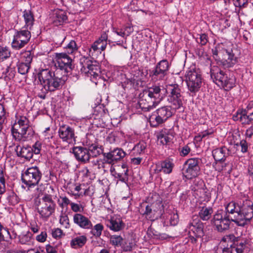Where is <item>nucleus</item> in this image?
<instances>
[{"mask_svg": "<svg viewBox=\"0 0 253 253\" xmlns=\"http://www.w3.org/2000/svg\"><path fill=\"white\" fill-rule=\"evenodd\" d=\"M168 101L170 106L158 108L150 118L151 126L157 127L165 122L172 115L171 108L174 110L183 109L184 97L180 87L177 84H171L167 86Z\"/></svg>", "mask_w": 253, "mask_h": 253, "instance_id": "nucleus-1", "label": "nucleus"}, {"mask_svg": "<svg viewBox=\"0 0 253 253\" xmlns=\"http://www.w3.org/2000/svg\"><path fill=\"white\" fill-rule=\"evenodd\" d=\"M225 210L230 213L231 220L239 226H245L253 217V203L250 200L241 205L232 201L226 205Z\"/></svg>", "mask_w": 253, "mask_h": 253, "instance_id": "nucleus-2", "label": "nucleus"}, {"mask_svg": "<svg viewBox=\"0 0 253 253\" xmlns=\"http://www.w3.org/2000/svg\"><path fill=\"white\" fill-rule=\"evenodd\" d=\"M58 70L55 72L49 69H42L38 73L41 84L46 91L60 89L64 84L65 80L63 77L58 76Z\"/></svg>", "mask_w": 253, "mask_h": 253, "instance_id": "nucleus-3", "label": "nucleus"}, {"mask_svg": "<svg viewBox=\"0 0 253 253\" xmlns=\"http://www.w3.org/2000/svg\"><path fill=\"white\" fill-rule=\"evenodd\" d=\"M210 73L213 82L218 85L222 86L225 88L226 90H229L233 87L235 83V78L233 76L228 75L217 66H214L211 67Z\"/></svg>", "mask_w": 253, "mask_h": 253, "instance_id": "nucleus-4", "label": "nucleus"}, {"mask_svg": "<svg viewBox=\"0 0 253 253\" xmlns=\"http://www.w3.org/2000/svg\"><path fill=\"white\" fill-rule=\"evenodd\" d=\"M38 211L44 218L49 217L55 211L56 204L52 199V196L45 194L39 199L37 202Z\"/></svg>", "mask_w": 253, "mask_h": 253, "instance_id": "nucleus-5", "label": "nucleus"}, {"mask_svg": "<svg viewBox=\"0 0 253 253\" xmlns=\"http://www.w3.org/2000/svg\"><path fill=\"white\" fill-rule=\"evenodd\" d=\"M225 241L233 242L230 245L231 248H224L223 253H243V251L247 247L249 241L243 238L235 237L234 235L230 234L223 239Z\"/></svg>", "mask_w": 253, "mask_h": 253, "instance_id": "nucleus-6", "label": "nucleus"}, {"mask_svg": "<svg viewBox=\"0 0 253 253\" xmlns=\"http://www.w3.org/2000/svg\"><path fill=\"white\" fill-rule=\"evenodd\" d=\"M216 229L219 232H224L230 228L231 220V214L226 211H218L212 219Z\"/></svg>", "mask_w": 253, "mask_h": 253, "instance_id": "nucleus-7", "label": "nucleus"}, {"mask_svg": "<svg viewBox=\"0 0 253 253\" xmlns=\"http://www.w3.org/2000/svg\"><path fill=\"white\" fill-rule=\"evenodd\" d=\"M31 128L29 126V121L24 116L20 117L12 127L11 132L13 136L16 140L20 141L25 135L28 133L30 134Z\"/></svg>", "mask_w": 253, "mask_h": 253, "instance_id": "nucleus-8", "label": "nucleus"}, {"mask_svg": "<svg viewBox=\"0 0 253 253\" xmlns=\"http://www.w3.org/2000/svg\"><path fill=\"white\" fill-rule=\"evenodd\" d=\"M42 174L37 167L28 168L22 174V180L26 185L31 187L38 184L41 179Z\"/></svg>", "mask_w": 253, "mask_h": 253, "instance_id": "nucleus-9", "label": "nucleus"}, {"mask_svg": "<svg viewBox=\"0 0 253 253\" xmlns=\"http://www.w3.org/2000/svg\"><path fill=\"white\" fill-rule=\"evenodd\" d=\"M201 159L191 158L187 160L184 164L183 174L188 179H191L197 176L200 172V163Z\"/></svg>", "mask_w": 253, "mask_h": 253, "instance_id": "nucleus-10", "label": "nucleus"}, {"mask_svg": "<svg viewBox=\"0 0 253 253\" xmlns=\"http://www.w3.org/2000/svg\"><path fill=\"white\" fill-rule=\"evenodd\" d=\"M186 80L188 89L192 92L198 91L201 86V75L195 70H191L187 72Z\"/></svg>", "mask_w": 253, "mask_h": 253, "instance_id": "nucleus-11", "label": "nucleus"}, {"mask_svg": "<svg viewBox=\"0 0 253 253\" xmlns=\"http://www.w3.org/2000/svg\"><path fill=\"white\" fill-rule=\"evenodd\" d=\"M31 37V33L28 30L17 31L14 36L11 43L12 47L15 49L23 48L28 43Z\"/></svg>", "mask_w": 253, "mask_h": 253, "instance_id": "nucleus-12", "label": "nucleus"}, {"mask_svg": "<svg viewBox=\"0 0 253 253\" xmlns=\"http://www.w3.org/2000/svg\"><path fill=\"white\" fill-rule=\"evenodd\" d=\"M55 66L67 73L72 69V59L67 53H57L56 54Z\"/></svg>", "mask_w": 253, "mask_h": 253, "instance_id": "nucleus-13", "label": "nucleus"}, {"mask_svg": "<svg viewBox=\"0 0 253 253\" xmlns=\"http://www.w3.org/2000/svg\"><path fill=\"white\" fill-rule=\"evenodd\" d=\"M139 96V105L142 109L145 111H149L159 103L152 96L149 95L145 90L140 94Z\"/></svg>", "mask_w": 253, "mask_h": 253, "instance_id": "nucleus-14", "label": "nucleus"}, {"mask_svg": "<svg viewBox=\"0 0 253 253\" xmlns=\"http://www.w3.org/2000/svg\"><path fill=\"white\" fill-rule=\"evenodd\" d=\"M126 156V153L121 148H116L108 153H103V161L105 163L114 165L118 161Z\"/></svg>", "mask_w": 253, "mask_h": 253, "instance_id": "nucleus-15", "label": "nucleus"}, {"mask_svg": "<svg viewBox=\"0 0 253 253\" xmlns=\"http://www.w3.org/2000/svg\"><path fill=\"white\" fill-rule=\"evenodd\" d=\"M169 68L168 61L167 60H162L157 63L154 70L150 72V76L154 79L163 80L167 74Z\"/></svg>", "mask_w": 253, "mask_h": 253, "instance_id": "nucleus-16", "label": "nucleus"}, {"mask_svg": "<svg viewBox=\"0 0 253 253\" xmlns=\"http://www.w3.org/2000/svg\"><path fill=\"white\" fill-rule=\"evenodd\" d=\"M219 53L222 55V63L224 67H231L237 62V58L231 49L223 48Z\"/></svg>", "mask_w": 253, "mask_h": 253, "instance_id": "nucleus-17", "label": "nucleus"}, {"mask_svg": "<svg viewBox=\"0 0 253 253\" xmlns=\"http://www.w3.org/2000/svg\"><path fill=\"white\" fill-rule=\"evenodd\" d=\"M59 137L65 142L70 143L74 140L75 141L74 129L71 127L62 125L60 126L58 130Z\"/></svg>", "mask_w": 253, "mask_h": 253, "instance_id": "nucleus-18", "label": "nucleus"}, {"mask_svg": "<svg viewBox=\"0 0 253 253\" xmlns=\"http://www.w3.org/2000/svg\"><path fill=\"white\" fill-rule=\"evenodd\" d=\"M73 153L76 160L81 163L86 164L89 162L90 155L87 148L81 146L74 147Z\"/></svg>", "mask_w": 253, "mask_h": 253, "instance_id": "nucleus-19", "label": "nucleus"}, {"mask_svg": "<svg viewBox=\"0 0 253 253\" xmlns=\"http://www.w3.org/2000/svg\"><path fill=\"white\" fill-rule=\"evenodd\" d=\"M167 88L165 89L163 86L159 85H153L152 86L148 87L145 90L149 95L152 96L157 102H160L163 99L165 96V93L167 92Z\"/></svg>", "mask_w": 253, "mask_h": 253, "instance_id": "nucleus-20", "label": "nucleus"}, {"mask_svg": "<svg viewBox=\"0 0 253 253\" xmlns=\"http://www.w3.org/2000/svg\"><path fill=\"white\" fill-rule=\"evenodd\" d=\"M189 232H192L197 238H201L204 235V224L199 219H193V221L189 224Z\"/></svg>", "mask_w": 253, "mask_h": 253, "instance_id": "nucleus-21", "label": "nucleus"}, {"mask_svg": "<svg viewBox=\"0 0 253 253\" xmlns=\"http://www.w3.org/2000/svg\"><path fill=\"white\" fill-rule=\"evenodd\" d=\"M16 155L19 157L24 158L29 161L33 156V150L30 146H21L17 145L15 149Z\"/></svg>", "mask_w": 253, "mask_h": 253, "instance_id": "nucleus-22", "label": "nucleus"}, {"mask_svg": "<svg viewBox=\"0 0 253 253\" xmlns=\"http://www.w3.org/2000/svg\"><path fill=\"white\" fill-rule=\"evenodd\" d=\"M74 223L80 227L84 229H90L92 224L88 218L81 213H76L73 216Z\"/></svg>", "mask_w": 253, "mask_h": 253, "instance_id": "nucleus-23", "label": "nucleus"}, {"mask_svg": "<svg viewBox=\"0 0 253 253\" xmlns=\"http://www.w3.org/2000/svg\"><path fill=\"white\" fill-rule=\"evenodd\" d=\"M107 226L111 230L117 232L122 230L125 227V224L120 218L114 216L107 221Z\"/></svg>", "mask_w": 253, "mask_h": 253, "instance_id": "nucleus-24", "label": "nucleus"}, {"mask_svg": "<svg viewBox=\"0 0 253 253\" xmlns=\"http://www.w3.org/2000/svg\"><path fill=\"white\" fill-rule=\"evenodd\" d=\"M229 150L225 147L217 148L212 151V156L216 161H224L228 155Z\"/></svg>", "mask_w": 253, "mask_h": 253, "instance_id": "nucleus-25", "label": "nucleus"}, {"mask_svg": "<svg viewBox=\"0 0 253 253\" xmlns=\"http://www.w3.org/2000/svg\"><path fill=\"white\" fill-rule=\"evenodd\" d=\"M53 23L56 26L62 24L67 20L66 12L62 10L57 9L53 14Z\"/></svg>", "mask_w": 253, "mask_h": 253, "instance_id": "nucleus-26", "label": "nucleus"}, {"mask_svg": "<svg viewBox=\"0 0 253 253\" xmlns=\"http://www.w3.org/2000/svg\"><path fill=\"white\" fill-rule=\"evenodd\" d=\"M86 146L87 150H88L89 153L90 159L92 157H97L101 154L104 153L102 146H99L96 144L88 143L86 144Z\"/></svg>", "mask_w": 253, "mask_h": 253, "instance_id": "nucleus-27", "label": "nucleus"}, {"mask_svg": "<svg viewBox=\"0 0 253 253\" xmlns=\"http://www.w3.org/2000/svg\"><path fill=\"white\" fill-rule=\"evenodd\" d=\"M23 17L25 21V27L28 30H31L34 22V18L33 13L30 10H25L23 12Z\"/></svg>", "mask_w": 253, "mask_h": 253, "instance_id": "nucleus-28", "label": "nucleus"}, {"mask_svg": "<svg viewBox=\"0 0 253 253\" xmlns=\"http://www.w3.org/2000/svg\"><path fill=\"white\" fill-rule=\"evenodd\" d=\"M173 167V164L169 160H165L162 162L160 166H157L159 171H163L165 173L169 174L171 172Z\"/></svg>", "mask_w": 253, "mask_h": 253, "instance_id": "nucleus-29", "label": "nucleus"}, {"mask_svg": "<svg viewBox=\"0 0 253 253\" xmlns=\"http://www.w3.org/2000/svg\"><path fill=\"white\" fill-rule=\"evenodd\" d=\"M212 212L213 210L211 208L203 207L199 212V216L202 220L207 221L211 218Z\"/></svg>", "mask_w": 253, "mask_h": 253, "instance_id": "nucleus-30", "label": "nucleus"}, {"mask_svg": "<svg viewBox=\"0 0 253 253\" xmlns=\"http://www.w3.org/2000/svg\"><path fill=\"white\" fill-rule=\"evenodd\" d=\"M86 242V238L84 236L77 237L73 239L71 242L72 248H78L82 247Z\"/></svg>", "mask_w": 253, "mask_h": 253, "instance_id": "nucleus-31", "label": "nucleus"}, {"mask_svg": "<svg viewBox=\"0 0 253 253\" xmlns=\"http://www.w3.org/2000/svg\"><path fill=\"white\" fill-rule=\"evenodd\" d=\"M109 242L110 244L114 247L121 246L122 247L123 238L120 235H110Z\"/></svg>", "mask_w": 253, "mask_h": 253, "instance_id": "nucleus-32", "label": "nucleus"}, {"mask_svg": "<svg viewBox=\"0 0 253 253\" xmlns=\"http://www.w3.org/2000/svg\"><path fill=\"white\" fill-rule=\"evenodd\" d=\"M32 234L29 231L23 232L19 235V241L20 243L22 244H28L31 242L32 239Z\"/></svg>", "mask_w": 253, "mask_h": 253, "instance_id": "nucleus-33", "label": "nucleus"}, {"mask_svg": "<svg viewBox=\"0 0 253 253\" xmlns=\"http://www.w3.org/2000/svg\"><path fill=\"white\" fill-rule=\"evenodd\" d=\"M11 238L9 231L5 228L2 227L0 225V241H8Z\"/></svg>", "mask_w": 253, "mask_h": 253, "instance_id": "nucleus-34", "label": "nucleus"}, {"mask_svg": "<svg viewBox=\"0 0 253 253\" xmlns=\"http://www.w3.org/2000/svg\"><path fill=\"white\" fill-rule=\"evenodd\" d=\"M135 246L134 240L131 239L130 240H127L123 243L122 248L125 252H129L132 250Z\"/></svg>", "mask_w": 253, "mask_h": 253, "instance_id": "nucleus-35", "label": "nucleus"}, {"mask_svg": "<svg viewBox=\"0 0 253 253\" xmlns=\"http://www.w3.org/2000/svg\"><path fill=\"white\" fill-rule=\"evenodd\" d=\"M22 62L31 65L33 60V55L30 51H25L21 54Z\"/></svg>", "mask_w": 253, "mask_h": 253, "instance_id": "nucleus-36", "label": "nucleus"}, {"mask_svg": "<svg viewBox=\"0 0 253 253\" xmlns=\"http://www.w3.org/2000/svg\"><path fill=\"white\" fill-rule=\"evenodd\" d=\"M77 50L76 43L74 41H71L65 47V52L67 55L71 54Z\"/></svg>", "mask_w": 253, "mask_h": 253, "instance_id": "nucleus-37", "label": "nucleus"}, {"mask_svg": "<svg viewBox=\"0 0 253 253\" xmlns=\"http://www.w3.org/2000/svg\"><path fill=\"white\" fill-rule=\"evenodd\" d=\"M77 50L76 43L74 41H71L65 47V52L67 55L71 54Z\"/></svg>", "mask_w": 253, "mask_h": 253, "instance_id": "nucleus-38", "label": "nucleus"}, {"mask_svg": "<svg viewBox=\"0 0 253 253\" xmlns=\"http://www.w3.org/2000/svg\"><path fill=\"white\" fill-rule=\"evenodd\" d=\"M104 227L102 224L98 223L96 224L91 231V234L96 237H99L101 235Z\"/></svg>", "mask_w": 253, "mask_h": 253, "instance_id": "nucleus-39", "label": "nucleus"}, {"mask_svg": "<svg viewBox=\"0 0 253 253\" xmlns=\"http://www.w3.org/2000/svg\"><path fill=\"white\" fill-rule=\"evenodd\" d=\"M142 76V72H141L140 71H139L135 74H134L133 77L129 79V81L131 83V84H132L133 86L134 85H138L139 82H141Z\"/></svg>", "mask_w": 253, "mask_h": 253, "instance_id": "nucleus-40", "label": "nucleus"}, {"mask_svg": "<svg viewBox=\"0 0 253 253\" xmlns=\"http://www.w3.org/2000/svg\"><path fill=\"white\" fill-rule=\"evenodd\" d=\"M30 68V65L21 62L18 65V72L22 75H25L28 73Z\"/></svg>", "mask_w": 253, "mask_h": 253, "instance_id": "nucleus-41", "label": "nucleus"}, {"mask_svg": "<svg viewBox=\"0 0 253 253\" xmlns=\"http://www.w3.org/2000/svg\"><path fill=\"white\" fill-rule=\"evenodd\" d=\"M10 55V52L6 47H0V61L8 58Z\"/></svg>", "mask_w": 253, "mask_h": 253, "instance_id": "nucleus-42", "label": "nucleus"}, {"mask_svg": "<svg viewBox=\"0 0 253 253\" xmlns=\"http://www.w3.org/2000/svg\"><path fill=\"white\" fill-rule=\"evenodd\" d=\"M81 65V71L85 72V68L87 65L88 64H91V60L88 57H82L81 58L80 60Z\"/></svg>", "mask_w": 253, "mask_h": 253, "instance_id": "nucleus-43", "label": "nucleus"}, {"mask_svg": "<svg viewBox=\"0 0 253 253\" xmlns=\"http://www.w3.org/2000/svg\"><path fill=\"white\" fill-rule=\"evenodd\" d=\"M158 138L160 142L163 145L167 144L170 142L171 140L170 137L168 134L161 132L158 136Z\"/></svg>", "mask_w": 253, "mask_h": 253, "instance_id": "nucleus-44", "label": "nucleus"}, {"mask_svg": "<svg viewBox=\"0 0 253 253\" xmlns=\"http://www.w3.org/2000/svg\"><path fill=\"white\" fill-rule=\"evenodd\" d=\"M113 175L116 178H118L122 182L126 183L128 181V177H126L125 173H123L122 172H118V171H115Z\"/></svg>", "mask_w": 253, "mask_h": 253, "instance_id": "nucleus-45", "label": "nucleus"}, {"mask_svg": "<svg viewBox=\"0 0 253 253\" xmlns=\"http://www.w3.org/2000/svg\"><path fill=\"white\" fill-rule=\"evenodd\" d=\"M98 67L95 64H92L91 65L90 68H89L87 70V74H86L87 76H93L94 77H95L96 76L98 75Z\"/></svg>", "mask_w": 253, "mask_h": 253, "instance_id": "nucleus-46", "label": "nucleus"}, {"mask_svg": "<svg viewBox=\"0 0 253 253\" xmlns=\"http://www.w3.org/2000/svg\"><path fill=\"white\" fill-rule=\"evenodd\" d=\"M239 121L242 124H249L251 121L248 119V115L246 114V111H243L240 113Z\"/></svg>", "mask_w": 253, "mask_h": 253, "instance_id": "nucleus-47", "label": "nucleus"}, {"mask_svg": "<svg viewBox=\"0 0 253 253\" xmlns=\"http://www.w3.org/2000/svg\"><path fill=\"white\" fill-rule=\"evenodd\" d=\"M154 204L153 205H151V206L147 205L145 207V211L143 213L144 215H146V216H149V217H151V214L153 212H157L158 210H156L154 209Z\"/></svg>", "mask_w": 253, "mask_h": 253, "instance_id": "nucleus-48", "label": "nucleus"}, {"mask_svg": "<svg viewBox=\"0 0 253 253\" xmlns=\"http://www.w3.org/2000/svg\"><path fill=\"white\" fill-rule=\"evenodd\" d=\"M60 223L63 225L65 228H69L70 226L69 219L67 215H62L60 216Z\"/></svg>", "mask_w": 253, "mask_h": 253, "instance_id": "nucleus-49", "label": "nucleus"}, {"mask_svg": "<svg viewBox=\"0 0 253 253\" xmlns=\"http://www.w3.org/2000/svg\"><path fill=\"white\" fill-rule=\"evenodd\" d=\"M192 190L194 191V194L195 196H197L198 197L200 198H204V196L206 193V191L205 190L202 188H198L197 189L195 187H194L192 188Z\"/></svg>", "mask_w": 253, "mask_h": 253, "instance_id": "nucleus-50", "label": "nucleus"}, {"mask_svg": "<svg viewBox=\"0 0 253 253\" xmlns=\"http://www.w3.org/2000/svg\"><path fill=\"white\" fill-rule=\"evenodd\" d=\"M236 146L240 145L241 147V152L243 153H245L248 151V145L247 141L244 139H242L240 141L239 143H236Z\"/></svg>", "mask_w": 253, "mask_h": 253, "instance_id": "nucleus-51", "label": "nucleus"}, {"mask_svg": "<svg viewBox=\"0 0 253 253\" xmlns=\"http://www.w3.org/2000/svg\"><path fill=\"white\" fill-rule=\"evenodd\" d=\"M15 74V71L14 69L10 67H7L5 72L6 77H7L9 79H12L14 77Z\"/></svg>", "mask_w": 253, "mask_h": 253, "instance_id": "nucleus-52", "label": "nucleus"}, {"mask_svg": "<svg viewBox=\"0 0 253 253\" xmlns=\"http://www.w3.org/2000/svg\"><path fill=\"white\" fill-rule=\"evenodd\" d=\"M7 199L9 204L11 205H15L18 203L17 196L14 193H12L11 195L8 197Z\"/></svg>", "mask_w": 253, "mask_h": 253, "instance_id": "nucleus-53", "label": "nucleus"}, {"mask_svg": "<svg viewBox=\"0 0 253 253\" xmlns=\"http://www.w3.org/2000/svg\"><path fill=\"white\" fill-rule=\"evenodd\" d=\"M70 205L72 210L75 212H82L84 211V208L81 205L71 203Z\"/></svg>", "mask_w": 253, "mask_h": 253, "instance_id": "nucleus-54", "label": "nucleus"}, {"mask_svg": "<svg viewBox=\"0 0 253 253\" xmlns=\"http://www.w3.org/2000/svg\"><path fill=\"white\" fill-rule=\"evenodd\" d=\"M5 192V179L3 176L0 177V195Z\"/></svg>", "mask_w": 253, "mask_h": 253, "instance_id": "nucleus-55", "label": "nucleus"}, {"mask_svg": "<svg viewBox=\"0 0 253 253\" xmlns=\"http://www.w3.org/2000/svg\"><path fill=\"white\" fill-rule=\"evenodd\" d=\"M200 42L197 41V42L201 44V45H205L207 43L208 40V36L205 34H203L200 35Z\"/></svg>", "mask_w": 253, "mask_h": 253, "instance_id": "nucleus-56", "label": "nucleus"}, {"mask_svg": "<svg viewBox=\"0 0 253 253\" xmlns=\"http://www.w3.org/2000/svg\"><path fill=\"white\" fill-rule=\"evenodd\" d=\"M248 0H233L234 4L236 7L245 6Z\"/></svg>", "mask_w": 253, "mask_h": 253, "instance_id": "nucleus-57", "label": "nucleus"}, {"mask_svg": "<svg viewBox=\"0 0 253 253\" xmlns=\"http://www.w3.org/2000/svg\"><path fill=\"white\" fill-rule=\"evenodd\" d=\"M46 237H47V234H46V232L43 231V232H42L40 235H38L36 237V239L39 242H44L46 240Z\"/></svg>", "mask_w": 253, "mask_h": 253, "instance_id": "nucleus-58", "label": "nucleus"}, {"mask_svg": "<svg viewBox=\"0 0 253 253\" xmlns=\"http://www.w3.org/2000/svg\"><path fill=\"white\" fill-rule=\"evenodd\" d=\"M63 234L62 230L59 228L55 229L52 232V236L55 238H60Z\"/></svg>", "mask_w": 253, "mask_h": 253, "instance_id": "nucleus-59", "label": "nucleus"}, {"mask_svg": "<svg viewBox=\"0 0 253 253\" xmlns=\"http://www.w3.org/2000/svg\"><path fill=\"white\" fill-rule=\"evenodd\" d=\"M190 151V148L188 145L183 146L180 151L181 156H185L187 155Z\"/></svg>", "mask_w": 253, "mask_h": 253, "instance_id": "nucleus-60", "label": "nucleus"}, {"mask_svg": "<svg viewBox=\"0 0 253 253\" xmlns=\"http://www.w3.org/2000/svg\"><path fill=\"white\" fill-rule=\"evenodd\" d=\"M128 169L126 164H123L121 166V168L118 170V172H122L123 173H125V174L126 176V177H128Z\"/></svg>", "mask_w": 253, "mask_h": 253, "instance_id": "nucleus-61", "label": "nucleus"}, {"mask_svg": "<svg viewBox=\"0 0 253 253\" xmlns=\"http://www.w3.org/2000/svg\"><path fill=\"white\" fill-rule=\"evenodd\" d=\"M5 111L4 107V106L0 104V119L4 121V119L5 118Z\"/></svg>", "mask_w": 253, "mask_h": 253, "instance_id": "nucleus-62", "label": "nucleus"}, {"mask_svg": "<svg viewBox=\"0 0 253 253\" xmlns=\"http://www.w3.org/2000/svg\"><path fill=\"white\" fill-rule=\"evenodd\" d=\"M33 153L36 154H39L41 151V144L38 142H36L33 146Z\"/></svg>", "mask_w": 253, "mask_h": 253, "instance_id": "nucleus-63", "label": "nucleus"}, {"mask_svg": "<svg viewBox=\"0 0 253 253\" xmlns=\"http://www.w3.org/2000/svg\"><path fill=\"white\" fill-rule=\"evenodd\" d=\"M62 203L60 204V206L62 208L64 207L68 206L69 204L70 205L71 203L70 202V200L66 197H64L62 198Z\"/></svg>", "mask_w": 253, "mask_h": 253, "instance_id": "nucleus-64", "label": "nucleus"}]
</instances>
